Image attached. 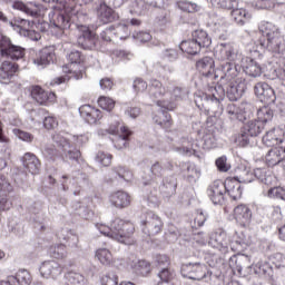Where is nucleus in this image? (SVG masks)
I'll use <instances>...</instances> for the list:
<instances>
[{
	"mask_svg": "<svg viewBox=\"0 0 285 285\" xmlns=\"http://www.w3.org/2000/svg\"><path fill=\"white\" fill-rule=\"evenodd\" d=\"M148 95L151 101H155L159 108H163L158 115L154 116L153 120L161 128H165V130H168L173 126V118L165 110H174L176 108L175 104L167 102V97L170 95L168 82L164 85L157 79H151L149 81Z\"/></svg>",
	"mask_w": 285,
	"mask_h": 285,
	"instance_id": "obj_1",
	"label": "nucleus"
},
{
	"mask_svg": "<svg viewBox=\"0 0 285 285\" xmlns=\"http://www.w3.org/2000/svg\"><path fill=\"white\" fill-rule=\"evenodd\" d=\"M96 228L105 235L106 237H110V239H115L120 244H126L127 246H132L135 244V238L132 235L135 233V225L130 222H125L121 218H115L110 227L104 224H96Z\"/></svg>",
	"mask_w": 285,
	"mask_h": 285,
	"instance_id": "obj_2",
	"label": "nucleus"
},
{
	"mask_svg": "<svg viewBox=\"0 0 285 285\" xmlns=\"http://www.w3.org/2000/svg\"><path fill=\"white\" fill-rule=\"evenodd\" d=\"M220 70L223 72L222 77L225 79L223 86L229 101H237V99H242L243 95L246 92V80L242 78L233 80L237 75H239L237 66L233 62H224L220 65Z\"/></svg>",
	"mask_w": 285,
	"mask_h": 285,
	"instance_id": "obj_3",
	"label": "nucleus"
},
{
	"mask_svg": "<svg viewBox=\"0 0 285 285\" xmlns=\"http://www.w3.org/2000/svg\"><path fill=\"white\" fill-rule=\"evenodd\" d=\"M258 30L262 36L258 40L262 48L273 55H282L284 52V36H282V31L277 26L273 24V22H262Z\"/></svg>",
	"mask_w": 285,
	"mask_h": 285,
	"instance_id": "obj_4",
	"label": "nucleus"
},
{
	"mask_svg": "<svg viewBox=\"0 0 285 285\" xmlns=\"http://www.w3.org/2000/svg\"><path fill=\"white\" fill-rule=\"evenodd\" d=\"M243 244L244 240L230 242L228 234L222 229L212 234L208 242V245L214 248V250H218V253H222L223 255L228 253V248H232V250H239V246Z\"/></svg>",
	"mask_w": 285,
	"mask_h": 285,
	"instance_id": "obj_5",
	"label": "nucleus"
},
{
	"mask_svg": "<svg viewBox=\"0 0 285 285\" xmlns=\"http://www.w3.org/2000/svg\"><path fill=\"white\" fill-rule=\"evenodd\" d=\"M194 101L199 110H205V112L214 117H220L224 112V105H222L224 100L208 98V96L204 95L202 91L195 94Z\"/></svg>",
	"mask_w": 285,
	"mask_h": 285,
	"instance_id": "obj_6",
	"label": "nucleus"
},
{
	"mask_svg": "<svg viewBox=\"0 0 285 285\" xmlns=\"http://www.w3.org/2000/svg\"><path fill=\"white\" fill-rule=\"evenodd\" d=\"M0 55L1 57H6V59L19 61V59H23L26 56V49L12 45V41L8 38V36L0 33Z\"/></svg>",
	"mask_w": 285,
	"mask_h": 285,
	"instance_id": "obj_7",
	"label": "nucleus"
},
{
	"mask_svg": "<svg viewBox=\"0 0 285 285\" xmlns=\"http://www.w3.org/2000/svg\"><path fill=\"white\" fill-rule=\"evenodd\" d=\"M181 275L188 279L200 282V279H210V275H213V273L208 271V266H206V264L188 263L183 265Z\"/></svg>",
	"mask_w": 285,
	"mask_h": 285,
	"instance_id": "obj_8",
	"label": "nucleus"
},
{
	"mask_svg": "<svg viewBox=\"0 0 285 285\" xmlns=\"http://www.w3.org/2000/svg\"><path fill=\"white\" fill-rule=\"evenodd\" d=\"M69 65H65L62 67V71L71 75L70 78L76 80L83 79V67L80 66L81 61H83V56L80 51L73 50L68 55Z\"/></svg>",
	"mask_w": 285,
	"mask_h": 285,
	"instance_id": "obj_9",
	"label": "nucleus"
},
{
	"mask_svg": "<svg viewBox=\"0 0 285 285\" xmlns=\"http://www.w3.org/2000/svg\"><path fill=\"white\" fill-rule=\"evenodd\" d=\"M50 30L56 37H61L70 28V18L59 11L49 12Z\"/></svg>",
	"mask_w": 285,
	"mask_h": 285,
	"instance_id": "obj_10",
	"label": "nucleus"
},
{
	"mask_svg": "<svg viewBox=\"0 0 285 285\" xmlns=\"http://www.w3.org/2000/svg\"><path fill=\"white\" fill-rule=\"evenodd\" d=\"M78 38L77 43L82 48L83 50H92L95 48V45L97 43V38L90 30V28L79 24L77 27Z\"/></svg>",
	"mask_w": 285,
	"mask_h": 285,
	"instance_id": "obj_11",
	"label": "nucleus"
},
{
	"mask_svg": "<svg viewBox=\"0 0 285 285\" xmlns=\"http://www.w3.org/2000/svg\"><path fill=\"white\" fill-rule=\"evenodd\" d=\"M207 195L215 206H222L226 202V186L224 181L215 180L207 188Z\"/></svg>",
	"mask_w": 285,
	"mask_h": 285,
	"instance_id": "obj_12",
	"label": "nucleus"
},
{
	"mask_svg": "<svg viewBox=\"0 0 285 285\" xmlns=\"http://www.w3.org/2000/svg\"><path fill=\"white\" fill-rule=\"evenodd\" d=\"M164 228V222L161 218L153 212L147 213L145 220L142 222V233L145 235H159Z\"/></svg>",
	"mask_w": 285,
	"mask_h": 285,
	"instance_id": "obj_13",
	"label": "nucleus"
},
{
	"mask_svg": "<svg viewBox=\"0 0 285 285\" xmlns=\"http://www.w3.org/2000/svg\"><path fill=\"white\" fill-rule=\"evenodd\" d=\"M229 266L240 277L250 273V258L246 255H234L229 258Z\"/></svg>",
	"mask_w": 285,
	"mask_h": 285,
	"instance_id": "obj_14",
	"label": "nucleus"
},
{
	"mask_svg": "<svg viewBox=\"0 0 285 285\" xmlns=\"http://www.w3.org/2000/svg\"><path fill=\"white\" fill-rule=\"evenodd\" d=\"M174 150L176 153H179V155H187L188 157L195 155H199V150H202V144H199V140H194L193 137L181 138L180 139V146L174 147Z\"/></svg>",
	"mask_w": 285,
	"mask_h": 285,
	"instance_id": "obj_15",
	"label": "nucleus"
},
{
	"mask_svg": "<svg viewBox=\"0 0 285 285\" xmlns=\"http://www.w3.org/2000/svg\"><path fill=\"white\" fill-rule=\"evenodd\" d=\"M254 92L263 104H275L277 99L275 90L266 82H257L254 86Z\"/></svg>",
	"mask_w": 285,
	"mask_h": 285,
	"instance_id": "obj_16",
	"label": "nucleus"
},
{
	"mask_svg": "<svg viewBox=\"0 0 285 285\" xmlns=\"http://www.w3.org/2000/svg\"><path fill=\"white\" fill-rule=\"evenodd\" d=\"M13 10H19L20 12H23L27 14V17H41L43 14V6L37 3V2H27L23 1H14L12 3Z\"/></svg>",
	"mask_w": 285,
	"mask_h": 285,
	"instance_id": "obj_17",
	"label": "nucleus"
},
{
	"mask_svg": "<svg viewBox=\"0 0 285 285\" xmlns=\"http://www.w3.org/2000/svg\"><path fill=\"white\" fill-rule=\"evenodd\" d=\"M215 57L218 61H228L227 63H234L237 59V48L235 43H220L215 51Z\"/></svg>",
	"mask_w": 285,
	"mask_h": 285,
	"instance_id": "obj_18",
	"label": "nucleus"
},
{
	"mask_svg": "<svg viewBox=\"0 0 285 285\" xmlns=\"http://www.w3.org/2000/svg\"><path fill=\"white\" fill-rule=\"evenodd\" d=\"M39 272L46 279H50V277L51 279H57L63 273V267L56 261H45L40 265Z\"/></svg>",
	"mask_w": 285,
	"mask_h": 285,
	"instance_id": "obj_19",
	"label": "nucleus"
},
{
	"mask_svg": "<svg viewBox=\"0 0 285 285\" xmlns=\"http://www.w3.org/2000/svg\"><path fill=\"white\" fill-rule=\"evenodd\" d=\"M12 193V185L6 177L0 176V213L1 210H10L12 203L8 199V195Z\"/></svg>",
	"mask_w": 285,
	"mask_h": 285,
	"instance_id": "obj_20",
	"label": "nucleus"
},
{
	"mask_svg": "<svg viewBox=\"0 0 285 285\" xmlns=\"http://www.w3.org/2000/svg\"><path fill=\"white\" fill-rule=\"evenodd\" d=\"M282 135H285V125L273 128L263 137V144L268 148H275L282 142Z\"/></svg>",
	"mask_w": 285,
	"mask_h": 285,
	"instance_id": "obj_21",
	"label": "nucleus"
},
{
	"mask_svg": "<svg viewBox=\"0 0 285 285\" xmlns=\"http://www.w3.org/2000/svg\"><path fill=\"white\" fill-rule=\"evenodd\" d=\"M52 140L55 141V144L60 146V148H62V153L65 154L67 159L77 160L79 159V157H81V151L71 150L70 142L63 136L56 134L52 136Z\"/></svg>",
	"mask_w": 285,
	"mask_h": 285,
	"instance_id": "obj_22",
	"label": "nucleus"
},
{
	"mask_svg": "<svg viewBox=\"0 0 285 285\" xmlns=\"http://www.w3.org/2000/svg\"><path fill=\"white\" fill-rule=\"evenodd\" d=\"M17 70H19L17 63L4 60L0 67V83H10L17 75Z\"/></svg>",
	"mask_w": 285,
	"mask_h": 285,
	"instance_id": "obj_23",
	"label": "nucleus"
},
{
	"mask_svg": "<svg viewBox=\"0 0 285 285\" xmlns=\"http://www.w3.org/2000/svg\"><path fill=\"white\" fill-rule=\"evenodd\" d=\"M31 97L40 106H46L48 101H55L56 99L55 94L46 91L41 86L31 87Z\"/></svg>",
	"mask_w": 285,
	"mask_h": 285,
	"instance_id": "obj_24",
	"label": "nucleus"
},
{
	"mask_svg": "<svg viewBox=\"0 0 285 285\" xmlns=\"http://www.w3.org/2000/svg\"><path fill=\"white\" fill-rule=\"evenodd\" d=\"M80 117L87 121V124H95L101 119V110L90 106V105H82L79 108Z\"/></svg>",
	"mask_w": 285,
	"mask_h": 285,
	"instance_id": "obj_25",
	"label": "nucleus"
},
{
	"mask_svg": "<svg viewBox=\"0 0 285 285\" xmlns=\"http://www.w3.org/2000/svg\"><path fill=\"white\" fill-rule=\"evenodd\" d=\"M234 217L240 226H246L250 224L253 217V212L246 205H238L234 208Z\"/></svg>",
	"mask_w": 285,
	"mask_h": 285,
	"instance_id": "obj_26",
	"label": "nucleus"
},
{
	"mask_svg": "<svg viewBox=\"0 0 285 285\" xmlns=\"http://www.w3.org/2000/svg\"><path fill=\"white\" fill-rule=\"evenodd\" d=\"M97 17L100 23H112L117 16L115 14V10L110 8L106 2H101L97 8Z\"/></svg>",
	"mask_w": 285,
	"mask_h": 285,
	"instance_id": "obj_27",
	"label": "nucleus"
},
{
	"mask_svg": "<svg viewBox=\"0 0 285 285\" xmlns=\"http://www.w3.org/2000/svg\"><path fill=\"white\" fill-rule=\"evenodd\" d=\"M225 186V193L234 199V202H237V199L242 198V184L238 183L235 178H227L224 183Z\"/></svg>",
	"mask_w": 285,
	"mask_h": 285,
	"instance_id": "obj_28",
	"label": "nucleus"
},
{
	"mask_svg": "<svg viewBox=\"0 0 285 285\" xmlns=\"http://www.w3.org/2000/svg\"><path fill=\"white\" fill-rule=\"evenodd\" d=\"M55 61V51L52 48H45L37 53V57L33 59V63L36 66H40L41 68H46V66H50Z\"/></svg>",
	"mask_w": 285,
	"mask_h": 285,
	"instance_id": "obj_29",
	"label": "nucleus"
},
{
	"mask_svg": "<svg viewBox=\"0 0 285 285\" xmlns=\"http://www.w3.org/2000/svg\"><path fill=\"white\" fill-rule=\"evenodd\" d=\"M224 81L226 78L220 76V83L217 86H212L207 89V92H204L208 97V99H216L218 101H224L226 97V88L224 87Z\"/></svg>",
	"mask_w": 285,
	"mask_h": 285,
	"instance_id": "obj_30",
	"label": "nucleus"
},
{
	"mask_svg": "<svg viewBox=\"0 0 285 285\" xmlns=\"http://www.w3.org/2000/svg\"><path fill=\"white\" fill-rule=\"evenodd\" d=\"M159 190L164 199H170L177 193V178L169 177L165 179Z\"/></svg>",
	"mask_w": 285,
	"mask_h": 285,
	"instance_id": "obj_31",
	"label": "nucleus"
},
{
	"mask_svg": "<svg viewBox=\"0 0 285 285\" xmlns=\"http://www.w3.org/2000/svg\"><path fill=\"white\" fill-rule=\"evenodd\" d=\"M22 164L26 169L31 173V175H37L39 173V168H41V163L39 161V158L32 153H27L22 157Z\"/></svg>",
	"mask_w": 285,
	"mask_h": 285,
	"instance_id": "obj_32",
	"label": "nucleus"
},
{
	"mask_svg": "<svg viewBox=\"0 0 285 285\" xmlns=\"http://www.w3.org/2000/svg\"><path fill=\"white\" fill-rule=\"evenodd\" d=\"M196 68L204 77H210L215 72V60L205 57L196 62Z\"/></svg>",
	"mask_w": 285,
	"mask_h": 285,
	"instance_id": "obj_33",
	"label": "nucleus"
},
{
	"mask_svg": "<svg viewBox=\"0 0 285 285\" xmlns=\"http://www.w3.org/2000/svg\"><path fill=\"white\" fill-rule=\"evenodd\" d=\"M110 204L115 206L116 208H127V206H130V195H128L126 191H116L110 195Z\"/></svg>",
	"mask_w": 285,
	"mask_h": 285,
	"instance_id": "obj_34",
	"label": "nucleus"
},
{
	"mask_svg": "<svg viewBox=\"0 0 285 285\" xmlns=\"http://www.w3.org/2000/svg\"><path fill=\"white\" fill-rule=\"evenodd\" d=\"M284 154L282 153V147H272L271 150L265 156V161L267 166H277V164H281L284 161Z\"/></svg>",
	"mask_w": 285,
	"mask_h": 285,
	"instance_id": "obj_35",
	"label": "nucleus"
},
{
	"mask_svg": "<svg viewBox=\"0 0 285 285\" xmlns=\"http://www.w3.org/2000/svg\"><path fill=\"white\" fill-rule=\"evenodd\" d=\"M167 104H174L173 101H179V99H184V95H186V90L181 87L175 86L173 82H167Z\"/></svg>",
	"mask_w": 285,
	"mask_h": 285,
	"instance_id": "obj_36",
	"label": "nucleus"
},
{
	"mask_svg": "<svg viewBox=\"0 0 285 285\" xmlns=\"http://www.w3.org/2000/svg\"><path fill=\"white\" fill-rule=\"evenodd\" d=\"M164 166H161V163L156 161L151 165V167L149 168V177L148 176H144V185L148 186V184H150V181H153L155 178L157 177H161L164 175Z\"/></svg>",
	"mask_w": 285,
	"mask_h": 285,
	"instance_id": "obj_37",
	"label": "nucleus"
},
{
	"mask_svg": "<svg viewBox=\"0 0 285 285\" xmlns=\"http://www.w3.org/2000/svg\"><path fill=\"white\" fill-rule=\"evenodd\" d=\"M65 279L67 285H88V279L81 273L68 272L65 274Z\"/></svg>",
	"mask_w": 285,
	"mask_h": 285,
	"instance_id": "obj_38",
	"label": "nucleus"
},
{
	"mask_svg": "<svg viewBox=\"0 0 285 285\" xmlns=\"http://www.w3.org/2000/svg\"><path fill=\"white\" fill-rule=\"evenodd\" d=\"M120 132L121 135L116 137L114 141L115 148H117L118 150H121L128 146V137L132 135V131H130V129H128V127L126 126L120 127Z\"/></svg>",
	"mask_w": 285,
	"mask_h": 285,
	"instance_id": "obj_39",
	"label": "nucleus"
},
{
	"mask_svg": "<svg viewBox=\"0 0 285 285\" xmlns=\"http://www.w3.org/2000/svg\"><path fill=\"white\" fill-rule=\"evenodd\" d=\"M191 39L202 48H208L213 41L208 33L204 30H196L191 33Z\"/></svg>",
	"mask_w": 285,
	"mask_h": 285,
	"instance_id": "obj_40",
	"label": "nucleus"
},
{
	"mask_svg": "<svg viewBox=\"0 0 285 285\" xmlns=\"http://www.w3.org/2000/svg\"><path fill=\"white\" fill-rule=\"evenodd\" d=\"M237 175L234 177V179H237L240 184H252L253 181V170L248 167L240 166L237 169Z\"/></svg>",
	"mask_w": 285,
	"mask_h": 285,
	"instance_id": "obj_41",
	"label": "nucleus"
},
{
	"mask_svg": "<svg viewBox=\"0 0 285 285\" xmlns=\"http://www.w3.org/2000/svg\"><path fill=\"white\" fill-rule=\"evenodd\" d=\"M230 16L238 26H244L250 19V14L244 8L233 9Z\"/></svg>",
	"mask_w": 285,
	"mask_h": 285,
	"instance_id": "obj_42",
	"label": "nucleus"
},
{
	"mask_svg": "<svg viewBox=\"0 0 285 285\" xmlns=\"http://www.w3.org/2000/svg\"><path fill=\"white\" fill-rule=\"evenodd\" d=\"M266 126L262 124L259 120H250L245 125V132L249 134L250 137H257L264 130Z\"/></svg>",
	"mask_w": 285,
	"mask_h": 285,
	"instance_id": "obj_43",
	"label": "nucleus"
},
{
	"mask_svg": "<svg viewBox=\"0 0 285 285\" xmlns=\"http://www.w3.org/2000/svg\"><path fill=\"white\" fill-rule=\"evenodd\" d=\"M243 69L249 77H262V67L253 59H248L247 63L243 66Z\"/></svg>",
	"mask_w": 285,
	"mask_h": 285,
	"instance_id": "obj_44",
	"label": "nucleus"
},
{
	"mask_svg": "<svg viewBox=\"0 0 285 285\" xmlns=\"http://www.w3.org/2000/svg\"><path fill=\"white\" fill-rule=\"evenodd\" d=\"M180 50L187 55H198L202 47L191 38V40H185L180 43Z\"/></svg>",
	"mask_w": 285,
	"mask_h": 285,
	"instance_id": "obj_45",
	"label": "nucleus"
},
{
	"mask_svg": "<svg viewBox=\"0 0 285 285\" xmlns=\"http://www.w3.org/2000/svg\"><path fill=\"white\" fill-rule=\"evenodd\" d=\"M199 177H202V169L195 164H187V181H189V184H196L199 181Z\"/></svg>",
	"mask_w": 285,
	"mask_h": 285,
	"instance_id": "obj_46",
	"label": "nucleus"
},
{
	"mask_svg": "<svg viewBox=\"0 0 285 285\" xmlns=\"http://www.w3.org/2000/svg\"><path fill=\"white\" fill-rule=\"evenodd\" d=\"M226 115L232 121H244V116L239 110V106L230 102L226 107Z\"/></svg>",
	"mask_w": 285,
	"mask_h": 285,
	"instance_id": "obj_47",
	"label": "nucleus"
},
{
	"mask_svg": "<svg viewBox=\"0 0 285 285\" xmlns=\"http://www.w3.org/2000/svg\"><path fill=\"white\" fill-rule=\"evenodd\" d=\"M273 111L269 107H262L257 110V120H259L261 124L265 125L273 121Z\"/></svg>",
	"mask_w": 285,
	"mask_h": 285,
	"instance_id": "obj_48",
	"label": "nucleus"
},
{
	"mask_svg": "<svg viewBox=\"0 0 285 285\" xmlns=\"http://www.w3.org/2000/svg\"><path fill=\"white\" fill-rule=\"evenodd\" d=\"M96 257L105 266L112 264V253H110L107 248H99L96 250Z\"/></svg>",
	"mask_w": 285,
	"mask_h": 285,
	"instance_id": "obj_49",
	"label": "nucleus"
},
{
	"mask_svg": "<svg viewBox=\"0 0 285 285\" xmlns=\"http://www.w3.org/2000/svg\"><path fill=\"white\" fill-rule=\"evenodd\" d=\"M14 279L20 285H30L32 283V276L30 275V272L26 269L18 271Z\"/></svg>",
	"mask_w": 285,
	"mask_h": 285,
	"instance_id": "obj_50",
	"label": "nucleus"
},
{
	"mask_svg": "<svg viewBox=\"0 0 285 285\" xmlns=\"http://www.w3.org/2000/svg\"><path fill=\"white\" fill-rule=\"evenodd\" d=\"M214 8H223L224 10H233L237 6V0H210Z\"/></svg>",
	"mask_w": 285,
	"mask_h": 285,
	"instance_id": "obj_51",
	"label": "nucleus"
},
{
	"mask_svg": "<svg viewBox=\"0 0 285 285\" xmlns=\"http://www.w3.org/2000/svg\"><path fill=\"white\" fill-rule=\"evenodd\" d=\"M49 254L55 259H63V257H66V254H67L66 253V245L60 244V245L51 246L50 249H49Z\"/></svg>",
	"mask_w": 285,
	"mask_h": 285,
	"instance_id": "obj_52",
	"label": "nucleus"
},
{
	"mask_svg": "<svg viewBox=\"0 0 285 285\" xmlns=\"http://www.w3.org/2000/svg\"><path fill=\"white\" fill-rule=\"evenodd\" d=\"M134 268L138 275L146 276L148 275V273H150V264L148 263V261H138L135 264Z\"/></svg>",
	"mask_w": 285,
	"mask_h": 285,
	"instance_id": "obj_53",
	"label": "nucleus"
},
{
	"mask_svg": "<svg viewBox=\"0 0 285 285\" xmlns=\"http://www.w3.org/2000/svg\"><path fill=\"white\" fill-rule=\"evenodd\" d=\"M130 31L128 30V26L120 23L114 27V37L118 39H128Z\"/></svg>",
	"mask_w": 285,
	"mask_h": 285,
	"instance_id": "obj_54",
	"label": "nucleus"
},
{
	"mask_svg": "<svg viewBox=\"0 0 285 285\" xmlns=\"http://www.w3.org/2000/svg\"><path fill=\"white\" fill-rule=\"evenodd\" d=\"M215 136L213 134H205L202 139L200 148H204V150H210L212 148H215Z\"/></svg>",
	"mask_w": 285,
	"mask_h": 285,
	"instance_id": "obj_55",
	"label": "nucleus"
},
{
	"mask_svg": "<svg viewBox=\"0 0 285 285\" xmlns=\"http://www.w3.org/2000/svg\"><path fill=\"white\" fill-rule=\"evenodd\" d=\"M146 10H148V3L144 0H136L131 6V12L135 14H146Z\"/></svg>",
	"mask_w": 285,
	"mask_h": 285,
	"instance_id": "obj_56",
	"label": "nucleus"
},
{
	"mask_svg": "<svg viewBox=\"0 0 285 285\" xmlns=\"http://www.w3.org/2000/svg\"><path fill=\"white\" fill-rule=\"evenodd\" d=\"M12 132L14 137H18V139H20L21 141H27L28 144H30L35 139V136H32V134L23 131L21 129L13 128Z\"/></svg>",
	"mask_w": 285,
	"mask_h": 285,
	"instance_id": "obj_57",
	"label": "nucleus"
},
{
	"mask_svg": "<svg viewBox=\"0 0 285 285\" xmlns=\"http://www.w3.org/2000/svg\"><path fill=\"white\" fill-rule=\"evenodd\" d=\"M268 197L272 199H282L285 202V189L282 187H273L267 191Z\"/></svg>",
	"mask_w": 285,
	"mask_h": 285,
	"instance_id": "obj_58",
	"label": "nucleus"
},
{
	"mask_svg": "<svg viewBox=\"0 0 285 285\" xmlns=\"http://www.w3.org/2000/svg\"><path fill=\"white\" fill-rule=\"evenodd\" d=\"M149 85L142 78H135L132 82V89L135 92H146L148 90Z\"/></svg>",
	"mask_w": 285,
	"mask_h": 285,
	"instance_id": "obj_59",
	"label": "nucleus"
},
{
	"mask_svg": "<svg viewBox=\"0 0 285 285\" xmlns=\"http://www.w3.org/2000/svg\"><path fill=\"white\" fill-rule=\"evenodd\" d=\"M240 115L244 117V121L246 119H250V115H253V110H255V107L250 105V102H242L239 105Z\"/></svg>",
	"mask_w": 285,
	"mask_h": 285,
	"instance_id": "obj_60",
	"label": "nucleus"
},
{
	"mask_svg": "<svg viewBox=\"0 0 285 285\" xmlns=\"http://www.w3.org/2000/svg\"><path fill=\"white\" fill-rule=\"evenodd\" d=\"M98 105L100 106V108H102V110H107L108 112H110V110L115 108V100L108 97H100L98 99Z\"/></svg>",
	"mask_w": 285,
	"mask_h": 285,
	"instance_id": "obj_61",
	"label": "nucleus"
},
{
	"mask_svg": "<svg viewBox=\"0 0 285 285\" xmlns=\"http://www.w3.org/2000/svg\"><path fill=\"white\" fill-rule=\"evenodd\" d=\"M119 284V277L115 272H109L101 278V285H117Z\"/></svg>",
	"mask_w": 285,
	"mask_h": 285,
	"instance_id": "obj_62",
	"label": "nucleus"
},
{
	"mask_svg": "<svg viewBox=\"0 0 285 285\" xmlns=\"http://www.w3.org/2000/svg\"><path fill=\"white\" fill-rule=\"evenodd\" d=\"M96 161L101 164V166H110L112 164V155L99 151L96 156Z\"/></svg>",
	"mask_w": 285,
	"mask_h": 285,
	"instance_id": "obj_63",
	"label": "nucleus"
},
{
	"mask_svg": "<svg viewBox=\"0 0 285 285\" xmlns=\"http://www.w3.org/2000/svg\"><path fill=\"white\" fill-rule=\"evenodd\" d=\"M177 6L183 12H197V4L188 1H178Z\"/></svg>",
	"mask_w": 285,
	"mask_h": 285,
	"instance_id": "obj_64",
	"label": "nucleus"
}]
</instances>
